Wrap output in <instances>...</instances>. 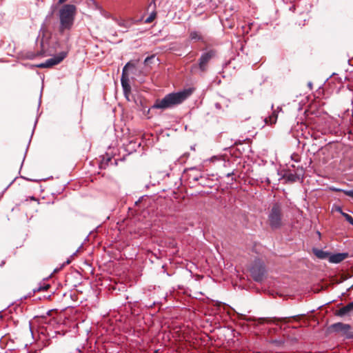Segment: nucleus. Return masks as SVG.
<instances>
[{"mask_svg": "<svg viewBox=\"0 0 353 353\" xmlns=\"http://www.w3.org/2000/svg\"><path fill=\"white\" fill-rule=\"evenodd\" d=\"M192 89L188 88L168 94L162 99H157L152 108L167 109L179 105L187 99L192 94Z\"/></svg>", "mask_w": 353, "mask_h": 353, "instance_id": "nucleus-1", "label": "nucleus"}, {"mask_svg": "<svg viewBox=\"0 0 353 353\" xmlns=\"http://www.w3.org/2000/svg\"><path fill=\"white\" fill-rule=\"evenodd\" d=\"M76 11L77 8L72 4H65L59 10L60 32L63 33L64 31L70 30L72 28Z\"/></svg>", "mask_w": 353, "mask_h": 353, "instance_id": "nucleus-2", "label": "nucleus"}, {"mask_svg": "<svg viewBox=\"0 0 353 353\" xmlns=\"http://www.w3.org/2000/svg\"><path fill=\"white\" fill-rule=\"evenodd\" d=\"M268 223L273 230L280 228L283 225L282 205L280 203H274L268 214Z\"/></svg>", "mask_w": 353, "mask_h": 353, "instance_id": "nucleus-3", "label": "nucleus"}, {"mask_svg": "<svg viewBox=\"0 0 353 353\" xmlns=\"http://www.w3.org/2000/svg\"><path fill=\"white\" fill-rule=\"evenodd\" d=\"M251 275L256 282L263 281L266 274L265 264L260 260H255L250 269Z\"/></svg>", "mask_w": 353, "mask_h": 353, "instance_id": "nucleus-4", "label": "nucleus"}, {"mask_svg": "<svg viewBox=\"0 0 353 353\" xmlns=\"http://www.w3.org/2000/svg\"><path fill=\"white\" fill-rule=\"evenodd\" d=\"M330 330L333 332L341 334L345 339H353V329L349 324L336 323L330 325Z\"/></svg>", "mask_w": 353, "mask_h": 353, "instance_id": "nucleus-5", "label": "nucleus"}, {"mask_svg": "<svg viewBox=\"0 0 353 353\" xmlns=\"http://www.w3.org/2000/svg\"><path fill=\"white\" fill-rule=\"evenodd\" d=\"M66 56L67 53L65 52H61L53 57L47 59L45 62L37 65V67L40 68H50L61 63Z\"/></svg>", "mask_w": 353, "mask_h": 353, "instance_id": "nucleus-6", "label": "nucleus"}, {"mask_svg": "<svg viewBox=\"0 0 353 353\" xmlns=\"http://www.w3.org/2000/svg\"><path fill=\"white\" fill-rule=\"evenodd\" d=\"M216 51L210 50L201 54L199 59V68L201 71L204 72L207 70L208 62L215 56Z\"/></svg>", "mask_w": 353, "mask_h": 353, "instance_id": "nucleus-7", "label": "nucleus"}, {"mask_svg": "<svg viewBox=\"0 0 353 353\" xmlns=\"http://www.w3.org/2000/svg\"><path fill=\"white\" fill-rule=\"evenodd\" d=\"M130 66H132V65L130 64V63H128L125 64V65L123 68L122 75H121V86L123 88V94L128 100H129L128 95L130 93L131 87L129 83V79L126 76V70H127V68Z\"/></svg>", "mask_w": 353, "mask_h": 353, "instance_id": "nucleus-8", "label": "nucleus"}, {"mask_svg": "<svg viewBox=\"0 0 353 353\" xmlns=\"http://www.w3.org/2000/svg\"><path fill=\"white\" fill-rule=\"evenodd\" d=\"M348 256L347 253H336L329 256V261L332 263H339L345 259Z\"/></svg>", "mask_w": 353, "mask_h": 353, "instance_id": "nucleus-9", "label": "nucleus"}, {"mask_svg": "<svg viewBox=\"0 0 353 353\" xmlns=\"http://www.w3.org/2000/svg\"><path fill=\"white\" fill-rule=\"evenodd\" d=\"M353 310V301L350 302L347 305L342 307L337 311V314L340 316H343Z\"/></svg>", "mask_w": 353, "mask_h": 353, "instance_id": "nucleus-10", "label": "nucleus"}, {"mask_svg": "<svg viewBox=\"0 0 353 353\" xmlns=\"http://www.w3.org/2000/svg\"><path fill=\"white\" fill-rule=\"evenodd\" d=\"M283 178L290 182H295L299 179V176L296 173H292L290 172L285 173Z\"/></svg>", "mask_w": 353, "mask_h": 353, "instance_id": "nucleus-11", "label": "nucleus"}, {"mask_svg": "<svg viewBox=\"0 0 353 353\" xmlns=\"http://www.w3.org/2000/svg\"><path fill=\"white\" fill-rule=\"evenodd\" d=\"M190 39L192 41H203V38L199 31L193 30L190 33Z\"/></svg>", "mask_w": 353, "mask_h": 353, "instance_id": "nucleus-12", "label": "nucleus"}, {"mask_svg": "<svg viewBox=\"0 0 353 353\" xmlns=\"http://www.w3.org/2000/svg\"><path fill=\"white\" fill-rule=\"evenodd\" d=\"M314 253L319 259H326L328 256H330L328 252L319 249H314Z\"/></svg>", "mask_w": 353, "mask_h": 353, "instance_id": "nucleus-13", "label": "nucleus"}, {"mask_svg": "<svg viewBox=\"0 0 353 353\" xmlns=\"http://www.w3.org/2000/svg\"><path fill=\"white\" fill-rule=\"evenodd\" d=\"M276 120L277 114L275 112H273L272 114L268 117H266L264 121L266 124L272 125L276 122Z\"/></svg>", "mask_w": 353, "mask_h": 353, "instance_id": "nucleus-14", "label": "nucleus"}, {"mask_svg": "<svg viewBox=\"0 0 353 353\" xmlns=\"http://www.w3.org/2000/svg\"><path fill=\"white\" fill-rule=\"evenodd\" d=\"M115 21L117 23V24L120 27H123V28H124L125 29L124 30V32L127 31L128 28H129L128 23H127L126 21H125L123 20H118V19H115Z\"/></svg>", "mask_w": 353, "mask_h": 353, "instance_id": "nucleus-15", "label": "nucleus"}, {"mask_svg": "<svg viewBox=\"0 0 353 353\" xmlns=\"http://www.w3.org/2000/svg\"><path fill=\"white\" fill-rule=\"evenodd\" d=\"M237 315L239 316V319H240V320L246 321L248 322H251V321H255L254 318L247 317L245 314H243L241 313H237Z\"/></svg>", "mask_w": 353, "mask_h": 353, "instance_id": "nucleus-16", "label": "nucleus"}, {"mask_svg": "<svg viewBox=\"0 0 353 353\" xmlns=\"http://www.w3.org/2000/svg\"><path fill=\"white\" fill-rule=\"evenodd\" d=\"M342 216L345 219V220L352 225H353V214H349L347 213H342Z\"/></svg>", "mask_w": 353, "mask_h": 353, "instance_id": "nucleus-17", "label": "nucleus"}, {"mask_svg": "<svg viewBox=\"0 0 353 353\" xmlns=\"http://www.w3.org/2000/svg\"><path fill=\"white\" fill-rule=\"evenodd\" d=\"M156 12H152L150 14V15L145 19V23H151L156 17Z\"/></svg>", "mask_w": 353, "mask_h": 353, "instance_id": "nucleus-18", "label": "nucleus"}, {"mask_svg": "<svg viewBox=\"0 0 353 353\" xmlns=\"http://www.w3.org/2000/svg\"><path fill=\"white\" fill-rule=\"evenodd\" d=\"M48 288H49V285L43 284V285H40L38 288H34L33 290V292H40V291H46L48 289Z\"/></svg>", "mask_w": 353, "mask_h": 353, "instance_id": "nucleus-19", "label": "nucleus"}, {"mask_svg": "<svg viewBox=\"0 0 353 353\" xmlns=\"http://www.w3.org/2000/svg\"><path fill=\"white\" fill-rule=\"evenodd\" d=\"M190 177L192 178L194 181H198L200 179L203 177V176L201 174H198L195 175L190 174Z\"/></svg>", "mask_w": 353, "mask_h": 353, "instance_id": "nucleus-20", "label": "nucleus"}, {"mask_svg": "<svg viewBox=\"0 0 353 353\" xmlns=\"http://www.w3.org/2000/svg\"><path fill=\"white\" fill-rule=\"evenodd\" d=\"M343 192L345 195H347V196H350V197H351V198H352V199H353V190H343Z\"/></svg>", "mask_w": 353, "mask_h": 353, "instance_id": "nucleus-21", "label": "nucleus"}, {"mask_svg": "<svg viewBox=\"0 0 353 353\" xmlns=\"http://www.w3.org/2000/svg\"><path fill=\"white\" fill-rule=\"evenodd\" d=\"M258 321H259V323H264V322H268V323L272 322V319H268V318H260V319H258Z\"/></svg>", "mask_w": 353, "mask_h": 353, "instance_id": "nucleus-22", "label": "nucleus"}, {"mask_svg": "<svg viewBox=\"0 0 353 353\" xmlns=\"http://www.w3.org/2000/svg\"><path fill=\"white\" fill-rule=\"evenodd\" d=\"M154 58V55H152V56H150V57H146V58H145V59L144 60V63H145V64H148V63H149V62H150V61H151L152 59H153Z\"/></svg>", "mask_w": 353, "mask_h": 353, "instance_id": "nucleus-23", "label": "nucleus"}, {"mask_svg": "<svg viewBox=\"0 0 353 353\" xmlns=\"http://www.w3.org/2000/svg\"><path fill=\"white\" fill-rule=\"evenodd\" d=\"M336 211L339 212L341 215H342V213H344V212L342 210L341 208L339 206L336 208Z\"/></svg>", "mask_w": 353, "mask_h": 353, "instance_id": "nucleus-24", "label": "nucleus"}, {"mask_svg": "<svg viewBox=\"0 0 353 353\" xmlns=\"http://www.w3.org/2000/svg\"><path fill=\"white\" fill-rule=\"evenodd\" d=\"M332 190L334 191H336V192H343V189H340V188H332Z\"/></svg>", "mask_w": 353, "mask_h": 353, "instance_id": "nucleus-25", "label": "nucleus"}, {"mask_svg": "<svg viewBox=\"0 0 353 353\" xmlns=\"http://www.w3.org/2000/svg\"><path fill=\"white\" fill-rule=\"evenodd\" d=\"M233 174H234L233 172H229V173L226 174L225 176L226 177H230V176H232Z\"/></svg>", "mask_w": 353, "mask_h": 353, "instance_id": "nucleus-26", "label": "nucleus"}, {"mask_svg": "<svg viewBox=\"0 0 353 353\" xmlns=\"http://www.w3.org/2000/svg\"><path fill=\"white\" fill-rule=\"evenodd\" d=\"M190 170H191V171L197 170V168L196 167H193V168H190Z\"/></svg>", "mask_w": 353, "mask_h": 353, "instance_id": "nucleus-27", "label": "nucleus"}, {"mask_svg": "<svg viewBox=\"0 0 353 353\" xmlns=\"http://www.w3.org/2000/svg\"><path fill=\"white\" fill-rule=\"evenodd\" d=\"M308 85L310 87V88H312V83L311 82H310V83H308Z\"/></svg>", "mask_w": 353, "mask_h": 353, "instance_id": "nucleus-28", "label": "nucleus"}]
</instances>
